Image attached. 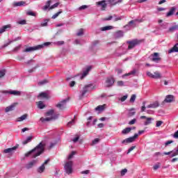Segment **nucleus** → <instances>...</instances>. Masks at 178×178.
I'll list each match as a JSON object with an SVG mask.
<instances>
[{
    "label": "nucleus",
    "mask_w": 178,
    "mask_h": 178,
    "mask_svg": "<svg viewBox=\"0 0 178 178\" xmlns=\"http://www.w3.org/2000/svg\"><path fill=\"white\" fill-rule=\"evenodd\" d=\"M117 85L118 87H123V86H124V82H123V81H118Z\"/></svg>",
    "instance_id": "6e6d98bb"
},
{
    "label": "nucleus",
    "mask_w": 178,
    "mask_h": 178,
    "mask_svg": "<svg viewBox=\"0 0 178 178\" xmlns=\"http://www.w3.org/2000/svg\"><path fill=\"white\" fill-rule=\"evenodd\" d=\"M74 155H76V152H72L71 154H69L67 159L70 160L73 158V156H74Z\"/></svg>",
    "instance_id": "a18cd8bd"
},
{
    "label": "nucleus",
    "mask_w": 178,
    "mask_h": 178,
    "mask_svg": "<svg viewBox=\"0 0 178 178\" xmlns=\"http://www.w3.org/2000/svg\"><path fill=\"white\" fill-rule=\"evenodd\" d=\"M49 45H51V42H44L42 44H39L35 47H29L25 49L24 52H34V51H38V49H42L44 47H48Z\"/></svg>",
    "instance_id": "20e7f679"
},
{
    "label": "nucleus",
    "mask_w": 178,
    "mask_h": 178,
    "mask_svg": "<svg viewBox=\"0 0 178 178\" xmlns=\"http://www.w3.org/2000/svg\"><path fill=\"white\" fill-rule=\"evenodd\" d=\"M150 59L151 60H152V62H154L155 63H159L162 58H161L159 53L155 52L150 55Z\"/></svg>",
    "instance_id": "0eeeda50"
},
{
    "label": "nucleus",
    "mask_w": 178,
    "mask_h": 178,
    "mask_svg": "<svg viewBox=\"0 0 178 178\" xmlns=\"http://www.w3.org/2000/svg\"><path fill=\"white\" fill-rule=\"evenodd\" d=\"M162 74L159 72L156 71L154 72L153 79H161Z\"/></svg>",
    "instance_id": "c756f323"
},
{
    "label": "nucleus",
    "mask_w": 178,
    "mask_h": 178,
    "mask_svg": "<svg viewBox=\"0 0 178 178\" xmlns=\"http://www.w3.org/2000/svg\"><path fill=\"white\" fill-rule=\"evenodd\" d=\"M136 27V23H129L124 26L125 31H129V30H131V29H134Z\"/></svg>",
    "instance_id": "a211bd4d"
},
{
    "label": "nucleus",
    "mask_w": 178,
    "mask_h": 178,
    "mask_svg": "<svg viewBox=\"0 0 178 178\" xmlns=\"http://www.w3.org/2000/svg\"><path fill=\"white\" fill-rule=\"evenodd\" d=\"M12 29V25L8 24L6 26H3L0 29V34H2L3 33H5V31H8V30Z\"/></svg>",
    "instance_id": "aec40b11"
},
{
    "label": "nucleus",
    "mask_w": 178,
    "mask_h": 178,
    "mask_svg": "<svg viewBox=\"0 0 178 178\" xmlns=\"http://www.w3.org/2000/svg\"><path fill=\"white\" fill-rule=\"evenodd\" d=\"M13 41L9 40L8 42L4 44L1 47V48H6V47H8V45H10V44L13 43Z\"/></svg>",
    "instance_id": "5fc2aeb1"
},
{
    "label": "nucleus",
    "mask_w": 178,
    "mask_h": 178,
    "mask_svg": "<svg viewBox=\"0 0 178 178\" xmlns=\"http://www.w3.org/2000/svg\"><path fill=\"white\" fill-rule=\"evenodd\" d=\"M14 6H26V3L25 1L15 2Z\"/></svg>",
    "instance_id": "f704fd0d"
},
{
    "label": "nucleus",
    "mask_w": 178,
    "mask_h": 178,
    "mask_svg": "<svg viewBox=\"0 0 178 178\" xmlns=\"http://www.w3.org/2000/svg\"><path fill=\"white\" fill-rule=\"evenodd\" d=\"M87 8H89L88 6L87 5H83V6H81L79 8V10H84V9H87Z\"/></svg>",
    "instance_id": "4d7b16f0"
},
{
    "label": "nucleus",
    "mask_w": 178,
    "mask_h": 178,
    "mask_svg": "<svg viewBox=\"0 0 178 178\" xmlns=\"http://www.w3.org/2000/svg\"><path fill=\"white\" fill-rule=\"evenodd\" d=\"M54 110L49 111L47 113V116H50V117H47L46 118H40V122H49L51 120H54L55 119H58V115H54Z\"/></svg>",
    "instance_id": "39448f33"
},
{
    "label": "nucleus",
    "mask_w": 178,
    "mask_h": 178,
    "mask_svg": "<svg viewBox=\"0 0 178 178\" xmlns=\"http://www.w3.org/2000/svg\"><path fill=\"white\" fill-rule=\"evenodd\" d=\"M138 138V134H135L134 136L122 140V144H129L130 143H134L136 138Z\"/></svg>",
    "instance_id": "1a4fd4ad"
},
{
    "label": "nucleus",
    "mask_w": 178,
    "mask_h": 178,
    "mask_svg": "<svg viewBox=\"0 0 178 178\" xmlns=\"http://www.w3.org/2000/svg\"><path fill=\"white\" fill-rule=\"evenodd\" d=\"M171 158H173L174 156H177L178 155V147L175 149H174L172 151H171Z\"/></svg>",
    "instance_id": "2f4dec72"
},
{
    "label": "nucleus",
    "mask_w": 178,
    "mask_h": 178,
    "mask_svg": "<svg viewBox=\"0 0 178 178\" xmlns=\"http://www.w3.org/2000/svg\"><path fill=\"white\" fill-rule=\"evenodd\" d=\"M173 140H168L165 143V146L168 147V145H170V144H172Z\"/></svg>",
    "instance_id": "69168bd1"
},
{
    "label": "nucleus",
    "mask_w": 178,
    "mask_h": 178,
    "mask_svg": "<svg viewBox=\"0 0 178 178\" xmlns=\"http://www.w3.org/2000/svg\"><path fill=\"white\" fill-rule=\"evenodd\" d=\"M44 151H45V143L42 141L33 149L26 153L25 156H30V155H31L32 158H37V156H40Z\"/></svg>",
    "instance_id": "f257e3e1"
},
{
    "label": "nucleus",
    "mask_w": 178,
    "mask_h": 178,
    "mask_svg": "<svg viewBox=\"0 0 178 178\" xmlns=\"http://www.w3.org/2000/svg\"><path fill=\"white\" fill-rule=\"evenodd\" d=\"M44 170H45V165L42 164L38 168V173H43Z\"/></svg>",
    "instance_id": "e433bc0d"
},
{
    "label": "nucleus",
    "mask_w": 178,
    "mask_h": 178,
    "mask_svg": "<svg viewBox=\"0 0 178 178\" xmlns=\"http://www.w3.org/2000/svg\"><path fill=\"white\" fill-rule=\"evenodd\" d=\"M37 162H38V160H33V161H30L29 163H28L26 165L25 168L26 169H31V168L35 166V165H37Z\"/></svg>",
    "instance_id": "2eb2a0df"
},
{
    "label": "nucleus",
    "mask_w": 178,
    "mask_h": 178,
    "mask_svg": "<svg viewBox=\"0 0 178 178\" xmlns=\"http://www.w3.org/2000/svg\"><path fill=\"white\" fill-rule=\"evenodd\" d=\"M136 149V146H131L129 149L127 154H130L131 151Z\"/></svg>",
    "instance_id": "0e129e2a"
},
{
    "label": "nucleus",
    "mask_w": 178,
    "mask_h": 178,
    "mask_svg": "<svg viewBox=\"0 0 178 178\" xmlns=\"http://www.w3.org/2000/svg\"><path fill=\"white\" fill-rule=\"evenodd\" d=\"M115 38H122L123 37V31H118L114 33Z\"/></svg>",
    "instance_id": "a878e982"
},
{
    "label": "nucleus",
    "mask_w": 178,
    "mask_h": 178,
    "mask_svg": "<svg viewBox=\"0 0 178 178\" xmlns=\"http://www.w3.org/2000/svg\"><path fill=\"white\" fill-rule=\"evenodd\" d=\"M143 22H144V20L143 19H134V20H131L129 23H143Z\"/></svg>",
    "instance_id": "ea45409f"
},
{
    "label": "nucleus",
    "mask_w": 178,
    "mask_h": 178,
    "mask_svg": "<svg viewBox=\"0 0 178 178\" xmlns=\"http://www.w3.org/2000/svg\"><path fill=\"white\" fill-rule=\"evenodd\" d=\"M59 6V3H56L55 4L52 5L49 8V10H52V9H55V8H58Z\"/></svg>",
    "instance_id": "de8ad7c7"
},
{
    "label": "nucleus",
    "mask_w": 178,
    "mask_h": 178,
    "mask_svg": "<svg viewBox=\"0 0 178 178\" xmlns=\"http://www.w3.org/2000/svg\"><path fill=\"white\" fill-rule=\"evenodd\" d=\"M81 175H90V170H86L81 172Z\"/></svg>",
    "instance_id": "680f3d73"
},
{
    "label": "nucleus",
    "mask_w": 178,
    "mask_h": 178,
    "mask_svg": "<svg viewBox=\"0 0 178 178\" xmlns=\"http://www.w3.org/2000/svg\"><path fill=\"white\" fill-rule=\"evenodd\" d=\"M5 94H10L11 95L19 96L22 94V92L19 90H8L4 92Z\"/></svg>",
    "instance_id": "f3484780"
},
{
    "label": "nucleus",
    "mask_w": 178,
    "mask_h": 178,
    "mask_svg": "<svg viewBox=\"0 0 178 178\" xmlns=\"http://www.w3.org/2000/svg\"><path fill=\"white\" fill-rule=\"evenodd\" d=\"M141 42H142V40H139L137 39H135L131 41H128L127 42V44H129L128 49H133V48H134V47H136V45H138V44H141Z\"/></svg>",
    "instance_id": "6e6552de"
},
{
    "label": "nucleus",
    "mask_w": 178,
    "mask_h": 178,
    "mask_svg": "<svg viewBox=\"0 0 178 178\" xmlns=\"http://www.w3.org/2000/svg\"><path fill=\"white\" fill-rule=\"evenodd\" d=\"M60 13H62V10H60L58 13H56V14H54L52 17L51 19H56V17H58V16H59L60 15Z\"/></svg>",
    "instance_id": "a19ab883"
},
{
    "label": "nucleus",
    "mask_w": 178,
    "mask_h": 178,
    "mask_svg": "<svg viewBox=\"0 0 178 178\" xmlns=\"http://www.w3.org/2000/svg\"><path fill=\"white\" fill-rule=\"evenodd\" d=\"M64 169L67 175H72L73 173V161H67L64 165Z\"/></svg>",
    "instance_id": "423d86ee"
},
{
    "label": "nucleus",
    "mask_w": 178,
    "mask_h": 178,
    "mask_svg": "<svg viewBox=\"0 0 178 178\" xmlns=\"http://www.w3.org/2000/svg\"><path fill=\"white\" fill-rule=\"evenodd\" d=\"M66 102H67V99H64V100L60 102L56 105V107L58 108V109H65V108H66Z\"/></svg>",
    "instance_id": "4468645a"
},
{
    "label": "nucleus",
    "mask_w": 178,
    "mask_h": 178,
    "mask_svg": "<svg viewBox=\"0 0 178 178\" xmlns=\"http://www.w3.org/2000/svg\"><path fill=\"white\" fill-rule=\"evenodd\" d=\"M105 106H106L105 104L98 106L97 107L95 108V111H97V112H102V111L105 109Z\"/></svg>",
    "instance_id": "7c9ffc66"
},
{
    "label": "nucleus",
    "mask_w": 178,
    "mask_h": 178,
    "mask_svg": "<svg viewBox=\"0 0 178 178\" xmlns=\"http://www.w3.org/2000/svg\"><path fill=\"white\" fill-rule=\"evenodd\" d=\"M158 106H159V103L158 102H155L152 104H149L147 108H158Z\"/></svg>",
    "instance_id": "bb28decb"
},
{
    "label": "nucleus",
    "mask_w": 178,
    "mask_h": 178,
    "mask_svg": "<svg viewBox=\"0 0 178 178\" xmlns=\"http://www.w3.org/2000/svg\"><path fill=\"white\" fill-rule=\"evenodd\" d=\"M136 95H132L129 100V102L133 104L136 101Z\"/></svg>",
    "instance_id": "09e8293b"
},
{
    "label": "nucleus",
    "mask_w": 178,
    "mask_h": 178,
    "mask_svg": "<svg viewBox=\"0 0 178 178\" xmlns=\"http://www.w3.org/2000/svg\"><path fill=\"white\" fill-rule=\"evenodd\" d=\"M112 26H107L101 28L102 31H106L108 30H112Z\"/></svg>",
    "instance_id": "58836bf2"
},
{
    "label": "nucleus",
    "mask_w": 178,
    "mask_h": 178,
    "mask_svg": "<svg viewBox=\"0 0 178 178\" xmlns=\"http://www.w3.org/2000/svg\"><path fill=\"white\" fill-rule=\"evenodd\" d=\"M38 97L41 98H47L48 97V95L46 92H41L39 94Z\"/></svg>",
    "instance_id": "37998d69"
},
{
    "label": "nucleus",
    "mask_w": 178,
    "mask_h": 178,
    "mask_svg": "<svg viewBox=\"0 0 178 178\" xmlns=\"http://www.w3.org/2000/svg\"><path fill=\"white\" fill-rule=\"evenodd\" d=\"M147 76H148V77H150L151 79H154V74H152L149 72H147Z\"/></svg>",
    "instance_id": "338daca9"
},
{
    "label": "nucleus",
    "mask_w": 178,
    "mask_h": 178,
    "mask_svg": "<svg viewBox=\"0 0 178 178\" xmlns=\"http://www.w3.org/2000/svg\"><path fill=\"white\" fill-rule=\"evenodd\" d=\"M136 73H137V70L134 69L132 71L129 72V73L122 75V78L124 79V77L127 76H136Z\"/></svg>",
    "instance_id": "b1692460"
},
{
    "label": "nucleus",
    "mask_w": 178,
    "mask_h": 178,
    "mask_svg": "<svg viewBox=\"0 0 178 178\" xmlns=\"http://www.w3.org/2000/svg\"><path fill=\"white\" fill-rule=\"evenodd\" d=\"M16 105H17V103H13L10 106H7L5 109L6 113H8V112L13 111V109H15V108L16 107Z\"/></svg>",
    "instance_id": "6ab92c4d"
},
{
    "label": "nucleus",
    "mask_w": 178,
    "mask_h": 178,
    "mask_svg": "<svg viewBox=\"0 0 178 178\" xmlns=\"http://www.w3.org/2000/svg\"><path fill=\"white\" fill-rule=\"evenodd\" d=\"M160 167H161V163H158L155 164L153 167L154 170H158V169H159Z\"/></svg>",
    "instance_id": "603ef678"
},
{
    "label": "nucleus",
    "mask_w": 178,
    "mask_h": 178,
    "mask_svg": "<svg viewBox=\"0 0 178 178\" xmlns=\"http://www.w3.org/2000/svg\"><path fill=\"white\" fill-rule=\"evenodd\" d=\"M127 173V169L124 168L122 170H121L120 175L121 176H124Z\"/></svg>",
    "instance_id": "13d9d810"
},
{
    "label": "nucleus",
    "mask_w": 178,
    "mask_h": 178,
    "mask_svg": "<svg viewBox=\"0 0 178 178\" xmlns=\"http://www.w3.org/2000/svg\"><path fill=\"white\" fill-rule=\"evenodd\" d=\"M114 83L115 79L112 76L108 77L106 80V87H111V86H113Z\"/></svg>",
    "instance_id": "f8f14e48"
},
{
    "label": "nucleus",
    "mask_w": 178,
    "mask_h": 178,
    "mask_svg": "<svg viewBox=\"0 0 178 178\" xmlns=\"http://www.w3.org/2000/svg\"><path fill=\"white\" fill-rule=\"evenodd\" d=\"M51 0L48 1L47 2H46V4L44 6H43L42 9L44 10H49V8H51Z\"/></svg>",
    "instance_id": "cd10ccee"
},
{
    "label": "nucleus",
    "mask_w": 178,
    "mask_h": 178,
    "mask_svg": "<svg viewBox=\"0 0 178 178\" xmlns=\"http://www.w3.org/2000/svg\"><path fill=\"white\" fill-rule=\"evenodd\" d=\"M173 101H175V96H173L172 95H167L164 100V102H167V103L173 102Z\"/></svg>",
    "instance_id": "4be33fe9"
},
{
    "label": "nucleus",
    "mask_w": 178,
    "mask_h": 178,
    "mask_svg": "<svg viewBox=\"0 0 178 178\" xmlns=\"http://www.w3.org/2000/svg\"><path fill=\"white\" fill-rule=\"evenodd\" d=\"M84 42H86L83 39H76L74 41V44L75 45H83V44H84Z\"/></svg>",
    "instance_id": "393cba45"
},
{
    "label": "nucleus",
    "mask_w": 178,
    "mask_h": 178,
    "mask_svg": "<svg viewBox=\"0 0 178 178\" xmlns=\"http://www.w3.org/2000/svg\"><path fill=\"white\" fill-rule=\"evenodd\" d=\"M122 0H106V2L111 5V6H115V5H118V3H121Z\"/></svg>",
    "instance_id": "412c9836"
},
{
    "label": "nucleus",
    "mask_w": 178,
    "mask_h": 178,
    "mask_svg": "<svg viewBox=\"0 0 178 178\" xmlns=\"http://www.w3.org/2000/svg\"><path fill=\"white\" fill-rule=\"evenodd\" d=\"M99 143V138H95L92 141V145H95Z\"/></svg>",
    "instance_id": "8fccbe9b"
},
{
    "label": "nucleus",
    "mask_w": 178,
    "mask_h": 178,
    "mask_svg": "<svg viewBox=\"0 0 178 178\" xmlns=\"http://www.w3.org/2000/svg\"><path fill=\"white\" fill-rule=\"evenodd\" d=\"M5 74H6V69L0 68V79H2V77H4Z\"/></svg>",
    "instance_id": "473e14b6"
},
{
    "label": "nucleus",
    "mask_w": 178,
    "mask_h": 178,
    "mask_svg": "<svg viewBox=\"0 0 178 178\" xmlns=\"http://www.w3.org/2000/svg\"><path fill=\"white\" fill-rule=\"evenodd\" d=\"M134 111V108H131L129 112V116H134V115H136V111Z\"/></svg>",
    "instance_id": "49530a36"
},
{
    "label": "nucleus",
    "mask_w": 178,
    "mask_h": 178,
    "mask_svg": "<svg viewBox=\"0 0 178 178\" xmlns=\"http://www.w3.org/2000/svg\"><path fill=\"white\" fill-rule=\"evenodd\" d=\"M27 114L22 115L21 117L17 118V122H23V120H26V119H27Z\"/></svg>",
    "instance_id": "c9c22d12"
},
{
    "label": "nucleus",
    "mask_w": 178,
    "mask_h": 178,
    "mask_svg": "<svg viewBox=\"0 0 178 178\" xmlns=\"http://www.w3.org/2000/svg\"><path fill=\"white\" fill-rule=\"evenodd\" d=\"M47 83H48V81L44 79L43 81H39L38 86H44V84H47Z\"/></svg>",
    "instance_id": "864d4df0"
},
{
    "label": "nucleus",
    "mask_w": 178,
    "mask_h": 178,
    "mask_svg": "<svg viewBox=\"0 0 178 178\" xmlns=\"http://www.w3.org/2000/svg\"><path fill=\"white\" fill-rule=\"evenodd\" d=\"M127 97L129 96L127 95H125L122 97H121L120 98L121 102H124V101L127 99Z\"/></svg>",
    "instance_id": "bf43d9fd"
},
{
    "label": "nucleus",
    "mask_w": 178,
    "mask_h": 178,
    "mask_svg": "<svg viewBox=\"0 0 178 178\" xmlns=\"http://www.w3.org/2000/svg\"><path fill=\"white\" fill-rule=\"evenodd\" d=\"M90 120H92V116H90L88 118V122L86 123V126L88 127H90V126H91V122Z\"/></svg>",
    "instance_id": "79ce46f5"
},
{
    "label": "nucleus",
    "mask_w": 178,
    "mask_h": 178,
    "mask_svg": "<svg viewBox=\"0 0 178 178\" xmlns=\"http://www.w3.org/2000/svg\"><path fill=\"white\" fill-rule=\"evenodd\" d=\"M176 30H178V26L177 25H175L173 26H171L170 29H169V31H175Z\"/></svg>",
    "instance_id": "c03bdc74"
},
{
    "label": "nucleus",
    "mask_w": 178,
    "mask_h": 178,
    "mask_svg": "<svg viewBox=\"0 0 178 178\" xmlns=\"http://www.w3.org/2000/svg\"><path fill=\"white\" fill-rule=\"evenodd\" d=\"M140 119H145V120L143 122L144 126H149V124H151V123H152V121L154 120L153 118H147L145 115L140 116Z\"/></svg>",
    "instance_id": "9d476101"
},
{
    "label": "nucleus",
    "mask_w": 178,
    "mask_h": 178,
    "mask_svg": "<svg viewBox=\"0 0 178 178\" xmlns=\"http://www.w3.org/2000/svg\"><path fill=\"white\" fill-rule=\"evenodd\" d=\"M96 5L97 6H101L102 10H105V9H106L107 5L106 1L105 0L96 2Z\"/></svg>",
    "instance_id": "ddd939ff"
},
{
    "label": "nucleus",
    "mask_w": 178,
    "mask_h": 178,
    "mask_svg": "<svg viewBox=\"0 0 178 178\" xmlns=\"http://www.w3.org/2000/svg\"><path fill=\"white\" fill-rule=\"evenodd\" d=\"M163 124V121H156V127H161Z\"/></svg>",
    "instance_id": "3c124183"
},
{
    "label": "nucleus",
    "mask_w": 178,
    "mask_h": 178,
    "mask_svg": "<svg viewBox=\"0 0 178 178\" xmlns=\"http://www.w3.org/2000/svg\"><path fill=\"white\" fill-rule=\"evenodd\" d=\"M17 148H19V145L14 146L13 147H10V148L4 149L3 153L4 154H13V153H15V151H16V149H17Z\"/></svg>",
    "instance_id": "9b49d317"
},
{
    "label": "nucleus",
    "mask_w": 178,
    "mask_h": 178,
    "mask_svg": "<svg viewBox=\"0 0 178 178\" xmlns=\"http://www.w3.org/2000/svg\"><path fill=\"white\" fill-rule=\"evenodd\" d=\"M176 9L177 8L175 6L171 7L169 12H168L165 15L166 17H170V16H173V15H175V12H176Z\"/></svg>",
    "instance_id": "dca6fc26"
},
{
    "label": "nucleus",
    "mask_w": 178,
    "mask_h": 178,
    "mask_svg": "<svg viewBox=\"0 0 178 178\" xmlns=\"http://www.w3.org/2000/svg\"><path fill=\"white\" fill-rule=\"evenodd\" d=\"M26 15H28V16H35V13L33 11H28Z\"/></svg>",
    "instance_id": "052dcab7"
},
{
    "label": "nucleus",
    "mask_w": 178,
    "mask_h": 178,
    "mask_svg": "<svg viewBox=\"0 0 178 178\" xmlns=\"http://www.w3.org/2000/svg\"><path fill=\"white\" fill-rule=\"evenodd\" d=\"M83 34H84V29H80L76 32L77 37H81V35H83Z\"/></svg>",
    "instance_id": "4c0bfd02"
},
{
    "label": "nucleus",
    "mask_w": 178,
    "mask_h": 178,
    "mask_svg": "<svg viewBox=\"0 0 178 178\" xmlns=\"http://www.w3.org/2000/svg\"><path fill=\"white\" fill-rule=\"evenodd\" d=\"M92 67L91 66H88L86 67V69L83 71L81 79H84V77H86V76H87V74H88V73L90 72V70H91Z\"/></svg>",
    "instance_id": "5701e85b"
},
{
    "label": "nucleus",
    "mask_w": 178,
    "mask_h": 178,
    "mask_svg": "<svg viewBox=\"0 0 178 178\" xmlns=\"http://www.w3.org/2000/svg\"><path fill=\"white\" fill-rule=\"evenodd\" d=\"M131 130H133V128L127 127V128H125L124 129H123L122 133V134H129V133H130V131H131Z\"/></svg>",
    "instance_id": "72a5a7b5"
},
{
    "label": "nucleus",
    "mask_w": 178,
    "mask_h": 178,
    "mask_svg": "<svg viewBox=\"0 0 178 178\" xmlns=\"http://www.w3.org/2000/svg\"><path fill=\"white\" fill-rule=\"evenodd\" d=\"M36 105L39 109H44L45 108V104L42 101L36 102Z\"/></svg>",
    "instance_id": "c85d7f7f"
},
{
    "label": "nucleus",
    "mask_w": 178,
    "mask_h": 178,
    "mask_svg": "<svg viewBox=\"0 0 178 178\" xmlns=\"http://www.w3.org/2000/svg\"><path fill=\"white\" fill-rule=\"evenodd\" d=\"M174 138H178V131H177L172 136Z\"/></svg>",
    "instance_id": "774afa93"
},
{
    "label": "nucleus",
    "mask_w": 178,
    "mask_h": 178,
    "mask_svg": "<svg viewBox=\"0 0 178 178\" xmlns=\"http://www.w3.org/2000/svg\"><path fill=\"white\" fill-rule=\"evenodd\" d=\"M92 90H95V85L92 83H88L83 88V90L80 92L81 95L79 96L80 98H83L84 95H86V92H91Z\"/></svg>",
    "instance_id": "7ed1b4c3"
},
{
    "label": "nucleus",
    "mask_w": 178,
    "mask_h": 178,
    "mask_svg": "<svg viewBox=\"0 0 178 178\" xmlns=\"http://www.w3.org/2000/svg\"><path fill=\"white\" fill-rule=\"evenodd\" d=\"M92 90H95V85L92 83H88L83 88V90L80 92L81 95L79 96L80 98H83L84 95H86V92H91Z\"/></svg>",
    "instance_id": "f03ea898"
},
{
    "label": "nucleus",
    "mask_w": 178,
    "mask_h": 178,
    "mask_svg": "<svg viewBox=\"0 0 178 178\" xmlns=\"http://www.w3.org/2000/svg\"><path fill=\"white\" fill-rule=\"evenodd\" d=\"M73 124H74V120H72V121H70V122L67 123V126L68 127H70V126H73Z\"/></svg>",
    "instance_id": "e2e57ef3"
}]
</instances>
